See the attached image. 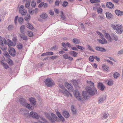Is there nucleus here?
Wrapping results in <instances>:
<instances>
[{"label": "nucleus", "mask_w": 123, "mask_h": 123, "mask_svg": "<svg viewBox=\"0 0 123 123\" xmlns=\"http://www.w3.org/2000/svg\"><path fill=\"white\" fill-rule=\"evenodd\" d=\"M86 89L87 92L85 91H83L82 92V96L85 99H88L90 98L91 97L90 95L93 96L95 93H97V90L94 86L87 87Z\"/></svg>", "instance_id": "nucleus-1"}, {"label": "nucleus", "mask_w": 123, "mask_h": 123, "mask_svg": "<svg viewBox=\"0 0 123 123\" xmlns=\"http://www.w3.org/2000/svg\"><path fill=\"white\" fill-rule=\"evenodd\" d=\"M44 82L48 87H51L55 85L54 81L51 79L49 78H47Z\"/></svg>", "instance_id": "nucleus-2"}, {"label": "nucleus", "mask_w": 123, "mask_h": 123, "mask_svg": "<svg viewBox=\"0 0 123 123\" xmlns=\"http://www.w3.org/2000/svg\"><path fill=\"white\" fill-rule=\"evenodd\" d=\"M49 120L53 123H54L55 121H56L57 122H59V120L58 117L54 113H51V116L49 117Z\"/></svg>", "instance_id": "nucleus-3"}, {"label": "nucleus", "mask_w": 123, "mask_h": 123, "mask_svg": "<svg viewBox=\"0 0 123 123\" xmlns=\"http://www.w3.org/2000/svg\"><path fill=\"white\" fill-rule=\"evenodd\" d=\"M24 6L22 5H21L19 8V12L22 16L25 15L27 12V10L24 9Z\"/></svg>", "instance_id": "nucleus-4"}, {"label": "nucleus", "mask_w": 123, "mask_h": 123, "mask_svg": "<svg viewBox=\"0 0 123 123\" xmlns=\"http://www.w3.org/2000/svg\"><path fill=\"white\" fill-rule=\"evenodd\" d=\"M117 27L116 28V32L118 34H120L122 33L123 31V27L122 25H117Z\"/></svg>", "instance_id": "nucleus-5"}, {"label": "nucleus", "mask_w": 123, "mask_h": 123, "mask_svg": "<svg viewBox=\"0 0 123 123\" xmlns=\"http://www.w3.org/2000/svg\"><path fill=\"white\" fill-rule=\"evenodd\" d=\"M8 49L9 54L12 57H14L16 54V52L14 49L12 47H9Z\"/></svg>", "instance_id": "nucleus-6"}, {"label": "nucleus", "mask_w": 123, "mask_h": 123, "mask_svg": "<svg viewBox=\"0 0 123 123\" xmlns=\"http://www.w3.org/2000/svg\"><path fill=\"white\" fill-rule=\"evenodd\" d=\"M29 116L33 118L36 119H38L39 117V116L37 114L34 112L32 111L30 112Z\"/></svg>", "instance_id": "nucleus-7"}, {"label": "nucleus", "mask_w": 123, "mask_h": 123, "mask_svg": "<svg viewBox=\"0 0 123 123\" xmlns=\"http://www.w3.org/2000/svg\"><path fill=\"white\" fill-rule=\"evenodd\" d=\"M74 95L75 96L79 101H81V97L80 93L78 90L75 91L74 92Z\"/></svg>", "instance_id": "nucleus-8"}, {"label": "nucleus", "mask_w": 123, "mask_h": 123, "mask_svg": "<svg viewBox=\"0 0 123 123\" xmlns=\"http://www.w3.org/2000/svg\"><path fill=\"white\" fill-rule=\"evenodd\" d=\"M97 87L102 91H103L104 89L105 88V86L102 83L100 82L98 83Z\"/></svg>", "instance_id": "nucleus-9"}, {"label": "nucleus", "mask_w": 123, "mask_h": 123, "mask_svg": "<svg viewBox=\"0 0 123 123\" xmlns=\"http://www.w3.org/2000/svg\"><path fill=\"white\" fill-rule=\"evenodd\" d=\"M59 92L63 93L67 97L69 96V94L72 96L71 94L69 93L66 89L65 90H63L62 89H59Z\"/></svg>", "instance_id": "nucleus-10"}, {"label": "nucleus", "mask_w": 123, "mask_h": 123, "mask_svg": "<svg viewBox=\"0 0 123 123\" xmlns=\"http://www.w3.org/2000/svg\"><path fill=\"white\" fill-rule=\"evenodd\" d=\"M65 85L69 92H72L73 91V88L70 84L67 82L65 83Z\"/></svg>", "instance_id": "nucleus-11"}, {"label": "nucleus", "mask_w": 123, "mask_h": 123, "mask_svg": "<svg viewBox=\"0 0 123 123\" xmlns=\"http://www.w3.org/2000/svg\"><path fill=\"white\" fill-rule=\"evenodd\" d=\"M102 39H97V41L98 42L100 43L101 44H106L107 43V42L106 40L103 37H100Z\"/></svg>", "instance_id": "nucleus-12"}, {"label": "nucleus", "mask_w": 123, "mask_h": 123, "mask_svg": "<svg viewBox=\"0 0 123 123\" xmlns=\"http://www.w3.org/2000/svg\"><path fill=\"white\" fill-rule=\"evenodd\" d=\"M22 2L23 3L26 2L25 4V8L29 9L30 6V3H31L30 0H23Z\"/></svg>", "instance_id": "nucleus-13"}, {"label": "nucleus", "mask_w": 123, "mask_h": 123, "mask_svg": "<svg viewBox=\"0 0 123 123\" xmlns=\"http://www.w3.org/2000/svg\"><path fill=\"white\" fill-rule=\"evenodd\" d=\"M29 100L31 104L33 105H36V101L34 98L31 97L29 98Z\"/></svg>", "instance_id": "nucleus-14"}, {"label": "nucleus", "mask_w": 123, "mask_h": 123, "mask_svg": "<svg viewBox=\"0 0 123 123\" xmlns=\"http://www.w3.org/2000/svg\"><path fill=\"white\" fill-rule=\"evenodd\" d=\"M63 58L65 59H68L69 60L71 61L73 59V58L71 57L68 56L67 54L64 55H63Z\"/></svg>", "instance_id": "nucleus-15"}, {"label": "nucleus", "mask_w": 123, "mask_h": 123, "mask_svg": "<svg viewBox=\"0 0 123 123\" xmlns=\"http://www.w3.org/2000/svg\"><path fill=\"white\" fill-rule=\"evenodd\" d=\"M19 102L21 104L25 106L26 104V100L23 98H21L19 99Z\"/></svg>", "instance_id": "nucleus-16"}, {"label": "nucleus", "mask_w": 123, "mask_h": 123, "mask_svg": "<svg viewBox=\"0 0 123 123\" xmlns=\"http://www.w3.org/2000/svg\"><path fill=\"white\" fill-rule=\"evenodd\" d=\"M115 12L116 14L118 16H121L123 15V12L118 10H116Z\"/></svg>", "instance_id": "nucleus-17"}, {"label": "nucleus", "mask_w": 123, "mask_h": 123, "mask_svg": "<svg viewBox=\"0 0 123 123\" xmlns=\"http://www.w3.org/2000/svg\"><path fill=\"white\" fill-rule=\"evenodd\" d=\"M95 49L97 51H98L101 52H105L106 51V50L104 48L100 47L97 46Z\"/></svg>", "instance_id": "nucleus-18"}, {"label": "nucleus", "mask_w": 123, "mask_h": 123, "mask_svg": "<svg viewBox=\"0 0 123 123\" xmlns=\"http://www.w3.org/2000/svg\"><path fill=\"white\" fill-rule=\"evenodd\" d=\"M56 114L58 117L60 119L62 122H64L65 120L64 118L62 116L61 114L59 112H56Z\"/></svg>", "instance_id": "nucleus-19"}, {"label": "nucleus", "mask_w": 123, "mask_h": 123, "mask_svg": "<svg viewBox=\"0 0 123 123\" xmlns=\"http://www.w3.org/2000/svg\"><path fill=\"white\" fill-rule=\"evenodd\" d=\"M62 114L64 117L66 118H68L70 116L68 112L66 111H63L62 112Z\"/></svg>", "instance_id": "nucleus-20"}, {"label": "nucleus", "mask_w": 123, "mask_h": 123, "mask_svg": "<svg viewBox=\"0 0 123 123\" xmlns=\"http://www.w3.org/2000/svg\"><path fill=\"white\" fill-rule=\"evenodd\" d=\"M106 6L107 7L111 9L113 8L114 6V5L111 2H108L106 3Z\"/></svg>", "instance_id": "nucleus-21"}, {"label": "nucleus", "mask_w": 123, "mask_h": 123, "mask_svg": "<svg viewBox=\"0 0 123 123\" xmlns=\"http://www.w3.org/2000/svg\"><path fill=\"white\" fill-rule=\"evenodd\" d=\"M106 17L109 19H111L113 17V15L109 12H106L105 13Z\"/></svg>", "instance_id": "nucleus-22"}, {"label": "nucleus", "mask_w": 123, "mask_h": 123, "mask_svg": "<svg viewBox=\"0 0 123 123\" xmlns=\"http://www.w3.org/2000/svg\"><path fill=\"white\" fill-rule=\"evenodd\" d=\"M105 37L110 42L112 40V38L109 34L107 33H105Z\"/></svg>", "instance_id": "nucleus-23"}, {"label": "nucleus", "mask_w": 123, "mask_h": 123, "mask_svg": "<svg viewBox=\"0 0 123 123\" xmlns=\"http://www.w3.org/2000/svg\"><path fill=\"white\" fill-rule=\"evenodd\" d=\"M19 35L21 38L23 40L25 41H26L27 40V37L25 35V33H24V34H20Z\"/></svg>", "instance_id": "nucleus-24"}, {"label": "nucleus", "mask_w": 123, "mask_h": 123, "mask_svg": "<svg viewBox=\"0 0 123 123\" xmlns=\"http://www.w3.org/2000/svg\"><path fill=\"white\" fill-rule=\"evenodd\" d=\"M69 54L74 57L77 56L78 54L76 52L73 51H70L69 52Z\"/></svg>", "instance_id": "nucleus-25"}, {"label": "nucleus", "mask_w": 123, "mask_h": 123, "mask_svg": "<svg viewBox=\"0 0 123 123\" xmlns=\"http://www.w3.org/2000/svg\"><path fill=\"white\" fill-rule=\"evenodd\" d=\"M72 42L76 44H79L80 43V40L76 38L73 39Z\"/></svg>", "instance_id": "nucleus-26"}, {"label": "nucleus", "mask_w": 123, "mask_h": 123, "mask_svg": "<svg viewBox=\"0 0 123 123\" xmlns=\"http://www.w3.org/2000/svg\"><path fill=\"white\" fill-rule=\"evenodd\" d=\"M0 45L2 46V47L1 48V49L2 50H4L6 49V48L5 47H3L4 44L3 43V41L2 39L0 40Z\"/></svg>", "instance_id": "nucleus-27"}, {"label": "nucleus", "mask_w": 123, "mask_h": 123, "mask_svg": "<svg viewBox=\"0 0 123 123\" xmlns=\"http://www.w3.org/2000/svg\"><path fill=\"white\" fill-rule=\"evenodd\" d=\"M113 40L116 41H117L118 39V37L114 34V33H112L111 34Z\"/></svg>", "instance_id": "nucleus-28"}, {"label": "nucleus", "mask_w": 123, "mask_h": 123, "mask_svg": "<svg viewBox=\"0 0 123 123\" xmlns=\"http://www.w3.org/2000/svg\"><path fill=\"white\" fill-rule=\"evenodd\" d=\"M25 29V26L24 25H22L20 28V31L21 34H24L25 32L24 31Z\"/></svg>", "instance_id": "nucleus-29"}, {"label": "nucleus", "mask_w": 123, "mask_h": 123, "mask_svg": "<svg viewBox=\"0 0 123 123\" xmlns=\"http://www.w3.org/2000/svg\"><path fill=\"white\" fill-rule=\"evenodd\" d=\"M27 27L29 29L32 30L34 28L33 26L29 22L27 23V24L26 25Z\"/></svg>", "instance_id": "nucleus-30"}, {"label": "nucleus", "mask_w": 123, "mask_h": 123, "mask_svg": "<svg viewBox=\"0 0 123 123\" xmlns=\"http://www.w3.org/2000/svg\"><path fill=\"white\" fill-rule=\"evenodd\" d=\"M25 105L26 107L29 109L30 110H32L33 109V107L31 106L30 105L26 103V104Z\"/></svg>", "instance_id": "nucleus-31"}, {"label": "nucleus", "mask_w": 123, "mask_h": 123, "mask_svg": "<svg viewBox=\"0 0 123 123\" xmlns=\"http://www.w3.org/2000/svg\"><path fill=\"white\" fill-rule=\"evenodd\" d=\"M113 81L112 80L110 79L107 80V84L109 86H111L113 84Z\"/></svg>", "instance_id": "nucleus-32"}, {"label": "nucleus", "mask_w": 123, "mask_h": 123, "mask_svg": "<svg viewBox=\"0 0 123 123\" xmlns=\"http://www.w3.org/2000/svg\"><path fill=\"white\" fill-rule=\"evenodd\" d=\"M1 63L5 69H7L9 68V66L7 63L3 62H1Z\"/></svg>", "instance_id": "nucleus-33"}, {"label": "nucleus", "mask_w": 123, "mask_h": 123, "mask_svg": "<svg viewBox=\"0 0 123 123\" xmlns=\"http://www.w3.org/2000/svg\"><path fill=\"white\" fill-rule=\"evenodd\" d=\"M71 110L73 113L75 114L76 113V109L74 108V105H72L71 106Z\"/></svg>", "instance_id": "nucleus-34"}, {"label": "nucleus", "mask_w": 123, "mask_h": 123, "mask_svg": "<svg viewBox=\"0 0 123 123\" xmlns=\"http://www.w3.org/2000/svg\"><path fill=\"white\" fill-rule=\"evenodd\" d=\"M18 22L20 24H22L23 23L24 19L23 18L19 17L18 18Z\"/></svg>", "instance_id": "nucleus-35"}, {"label": "nucleus", "mask_w": 123, "mask_h": 123, "mask_svg": "<svg viewBox=\"0 0 123 123\" xmlns=\"http://www.w3.org/2000/svg\"><path fill=\"white\" fill-rule=\"evenodd\" d=\"M105 98V96H103L102 97L100 98L98 100V102L99 103H102L104 102V98Z\"/></svg>", "instance_id": "nucleus-36"}, {"label": "nucleus", "mask_w": 123, "mask_h": 123, "mask_svg": "<svg viewBox=\"0 0 123 123\" xmlns=\"http://www.w3.org/2000/svg\"><path fill=\"white\" fill-rule=\"evenodd\" d=\"M47 17V15L44 13L41 14L40 15L41 18H42L45 19Z\"/></svg>", "instance_id": "nucleus-37"}, {"label": "nucleus", "mask_w": 123, "mask_h": 123, "mask_svg": "<svg viewBox=\"0 0 123 123\" xmlns=\"http://www.w3.org/2000/svg\"><path fill=\"white\" fill-rule=\"evenodd\" d=\"M119 74L117 72L114 73L113 75V76L114 78H117V77L119 76Z\"/></svg>", "instance_id": "nucleus-38"}, {"label": "nucleus", "mask_w": 123, "mask_h": 123, "mask_svg": "<svg viewBox=\"0 0 123 123\" xmlns=\"http://www.w3.org/2000/svg\"><path fill=\"white\" fill-rule=\"evenodd\" d=\"M31 18L30 16V14H27V16L25 18V19L26 21H28L30 20Z\"/></svg>", "instance_id": "nucleus-39"}, {"label": "nucleus", "mask_w": 123, "mask_h": 123, "mask_svg": "<svg viewBox=\"0 0 123 123\" xmlns=\"http://www.w3.org/2000/svg\"><path fill=\"white\" fill-rule=\"evenodd\" d=\"M13 42H12L11 40H9L7 44L9 47H10V46H14V44L13 45Z\"/></svg>", "instance_id": "nucleus-40"}, {"label": "nucleus", "mask_w": 123, "mask_h": 123, "mask_svg": "<svg viewBox=\"0 0 123 123\" xmlns=\"http://www.w3.org/2000/svg\"><path fill=\"white\" fill-rule=\"evenodd\" d=\"M60 12L61 13V18H63V20H64L66 18L65 16H64V15L63 12L62 11H61Z\"/></svg>", "instance_id": "nucleus-41"}, {"label": "nucleus", "mask_w": 123, "mask_h": 123, "mask_svg": "<svg viewBox=\"0 0 123 123\" xmlns=\"http://www.w3.org/2000/svg\"><path fill=\"white\" fill-rule=\"evenodd\" d=\"M76 46L77 47L78 49L81 50H83L85 49V48L84 47L79 45H76Z\"/></svg>", "instance_id": "nucleus-42"}, {"label": "nucleus", "mask_w": 123, "mask_h": 123, "mask_svg": "<svg viewBox=\"0 0 123 123\" xmlns=\"http://www.w3.org/2000/svg\"><path fill=\"white\" fill-rule=\"evenodd\" d=\"M58 56L57 55H54L53 56H50L49 58L51 60H54L58 58Z\"/></svg>", "instance_id": "nucleus-43"}, {"label": "nucleus", "mask_w": 123, "mask_h": 123, "mask_svg": "<svg viewBox=\"0 0 123 123\" xmlns=\"http://www.w3.org/2000/svg\"><path fill=\"white\" fill-rule=\"evenodd\" d=\"M13 27V26L12 25H8L7 27V29L9 31L12 30Z\"/></svg>", "instance_id": "nucleus-44"}, {"label": "nucleus", "mask_w": 123, "mask_h": 123, "mask_svg": "<svg viewBox=\"0 0 123 123\" xmlns=\"http://www.w3.org/2000/svg\"><path fill=\"white\" fill-rule=\"evenodd\" d=\"M97 11L98 14H101L102 12V9L100 8L97 9Z\"/></svg>", "instance_id": "nucleus-45"}, {"label": "nucleus", "mask_w": 123, "mask_h": 123, "mask_svg": "<svg viewBox=\"0 0 123 123\" xmlns=\"http://www.w3.org/2000/svg\"><path fill=\"white\" fill-rule=\"evenodd\" d=\"M94 55H93L92 56H90L89 58V61L92 62L93 61V60H94Z\"/></svg>", "instance_id": "nucleus-46"}, {"label": "nucleus", "mask_w": 123, "mask_h": 123, "mask_svg": "<svg viewBox=\"0 0 123 123\" xmlns=\"http://www.w3.org/2000/svg\"><path fill=\"white\" fill-rule=\"evenodd\" d=\"M8 64L10 66H12L13 65V63L12 61L10 59L7 62Z\"/></svg>", "instance_id": "nucleus-47"}, {"label": "nucleus", "mask_w": 123, "mask_h": 123, "mask_svg": "<svg viewBox=\"0 0 123 123\" xmlns=\"http://www.w3.org/2000/svg\"><path fill=\"white\" fill-rule=\"evenodd\" d=\"M87 83L90 84V86H94V84L91 81H87Z\"/></svg>", "instance_id": "nucleus-48"}, {"label": "nucleus", "mask_w": 123, "mask_h": 123, "mask_svg": "<svg viewBox=\"0 0 123 123\" xmlns=\"http://www.w3.org/2000/svg\"><path fill=\"white\" fill-rule=\"evenodd\" d=\"M102 68L105 71L107 70L109 68L106 66L104 65H103V66Z\"/></svg>", "instance_id": "nucleus-49"}, {"label": "nucleus", "mask_w": 123, "mask_h": 123, "mask_svg": "<svg viewBox=\"0 0 123 123\" xmlns=\"http://www.w3.org/2000/svg\"><path fill=\"white\" fill-rule=\"evenodd\" d=\"M108 114L106 112H105L103 116V118L105 119L108 117Z\"/></svg>", "instance_id": "nucleus-50"}, {"label": "nucleus", "mask_w": 123, "mask_h": 123, "mask_svg": "<svg viewBox=\"0 0 123 123\" xmlns=\"http://www.w3.org/2000/svg\"><path fill=\"white\" fill-rule=\"evenodd\" d=\"M68 2L66 1H64L63 4H62V6L64 7H66L68 4Z\"/></svg>", "instance_id": "nucleus-51"}, {"label": "nucleus", "mask_w": 123, "mask_h": 123, "mask_svg": "<svg viewBox=\"0 0 123 123\" xmlns=\"http://www.w3.org/2000/svg\"><path fill=\"white\" fill-rule=\"evenodd\" d=\"M90 2L92 3H94L96 2H100L99 0H90Z\"/></svg>", "instance_id": "nucleus-52"}, {"label": "nucleus", "mask_w": 123, "mask_h": 123, "mask_svg": "<svg viewBox=\"0 0 123 123\" xmlns=\"http://www.w3.org/2000/svg\"><path fill=\"white\" fill-rule=\"evenodd\" d=\"M27 35L29 37H32L33 35V34L31 31H28L27 33Z\"/></svg>", "instance_id": "nucleus-53"}, {"label": "nucleus", "mask_w": 123, "mask_h": 123, "mask_svg": "<svg viewBox=\"0 0 123 123\" xmlns=\"http://www.w3.org/2000/svg\"><path fill=\"white\" fill-rule=\"evenodd\" d=\"M31 5L32 7H35L36 5L35 2L34 1H32L31 3Z\"/></svg>", "instance_id": "nucleus-54"}, {"label": "nucleus", "mask_w": 123, "mask_h": 123, "mask_svg": "<svg viewBox=\"0 0 123 123\" xmlns=\"http://www.w3.org/2000/svg\"><path fill=\"white\" fill-rule=\"evenodd\" d=\"M12 40L13 42H14V46H15L16 44V41H17V38L15 37H14L12 39Z\"/></svg>", "instance_id": "nucleus-55"}, {"label": "nucleus", "mask_w": 123, "mask_h": 123, "mask_svg": "<svg viewBox=\"0 0 123 123\" xmlns=\"http://www.w3.org/2000/svg\"><path fill=\"white\" fill-rule=\"evenodd\" d=\"M4 55L8 58H10V56L8 52H6L4 54Z\"/></svg>", "instance_id": "nucleus-56"}, {"label": "nucleus", "mask_w": 123, "mask_h": 123, "mask_svg": "<svg viewBox=\"0 0 123 123\" xmlns=\"http://www.w3.org/2000/svg\"><path fill=\"white\" fill-rule=\"evenodd\" d=\"M23 47V46L22 44H18L17 46V47L19 49H21Z\"/></svg>", "instance_id": "nucleus-57"}, {"label": "nucleus", "mask_w": 123, "mask_h": 123, "mask_svg": "<svg viewBox=\"0 0 123 123\" xmlns=\"http://www.w3.org/2000/svg\"><path fill=\"white\" fill-rule=\"evenodd\" d=\"M28 12L31 15H32L34 13L33 10L31 9H29Z\"/></svg>", "instance_id": "nucleus-58"}, {"label": "nucleus", "mask_w": 123, "mask_h": 123, "mask_svg": "<svg viewBox=\"0 0 123 123\" xmlns=\"http://www.w3.org/2000/svg\"><path fill=\"white\" fill-rule=\"evenodd\" d=\"M87 47L88 49L89 50H90L93 52H94V51L93 50V49L91 47V46L90 45H88Z\"/></svg>", "instance_id": "nucleus-59"}, {"label": "nucleus", "mask_w": 123, "mask_h": 123, "mask_svg": "<svg viewBox=\"0 0 123 123\" xmlns=\"http://www.w3.org/2000/svg\"><path fill=\"white\" fill-rule=\"evenodd\" d=\"M44 4V3L43 2H41L40 3L39 5H38V7L39 8H41L43 6V5Z\"/></svg>", "instance_id": "nucleus-60"}, {"label": "nucleus", "mask_w": 123, "mask_h": 123, "mask_svg": "<svg viewBox=\"0 0 123 123\" xmlns=\"http://www.w3.org/2000/svg\"><path fill=\"white\" fill-rule=\"evenodd\" d=\"M96 33L98 35L100 36V37H103V35L102 33L100 32L97 31H96Z\"/></svg>", "instance_id": "nucleus-61"}, {"label": "nucleus", "mask_w": 123, "mask_h": 123, "mask_svg": "<svg viewBox=\"0 0 123 123\" xmlns=\"http://www.w3.org/2000/svg\"><path fill=\"white\" fill-rule=\"evenodd\" d=\"M111 26L114 30H116L117 26V25H115L114 24H112L111 25Z\"/></svg>", "instance_id": "nucleus-62"}, {"label": "nucleus", "mask_w": 123, "mask_h": 123, "mask_svg": "<svg viewBox=\"0 0 123 123\" xmlns=\"http://www.w3.org/2000/svg\"><path fill=\"white\" fill-rule=\"evenodd\" d=\"M47 55H52L54 54V53L52 52H47Z\"/></svg>", "instance_id": "nucleus-63"}, {"label": "nucleus", "mask_w": 123, "mask_h": 123, "mask_svg": "<svg viewBox=\"0 0 123 123\" xmlns=\"http://www.w3.org/2000/svg\"><path fill=\"white\" fill-rule=\"evenodd\" d=\"M94 59H95L97 61L99 62L100 61V58L97 57V56H94Z\"/></svg>", "instance_id": "nucleus-64"}]
</instances>
